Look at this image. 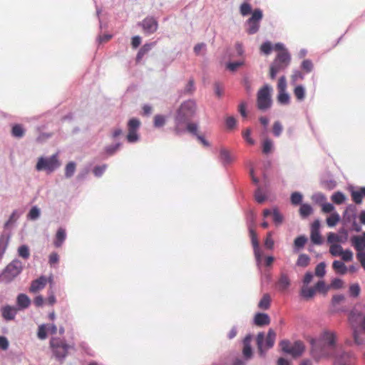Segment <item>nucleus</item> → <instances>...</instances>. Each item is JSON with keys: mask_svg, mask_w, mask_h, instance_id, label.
<instances>
[{"mask_svg": "<svg viewBox=\"0 0 365 365\" xmlns=\"http://www.w3.org/2000/svg\"><path fill=\"white\" fill-rule=\"evenodd\" d=\"M302 68L307 73H309L312 71L313 63L310 60H304L302 63Z\"/></svg>", "mask_w": 365, "mask_h": 365, "instance_id": "52", "label": "nucleus"}, {"mask_svg": "<svg viewBox=\"0 0 365 365\" xmlns=\"http://www.w3.org/2000/svg\"><path fill=\"white\" fill-rule=\"evenodd\" d=\"M351 197H352L353 201L355 203H356V204L361 203L363 196L359 190V191H353L351 192Z\"/></svg>", "mask_w": 365, "mask_h": 365, "instance_id": "60", "label": "nucleus"}, {"mask_svg": "<svg viewBox=\"0 0 365 365\" xmlns=\"http://www.w3.org/2000/svg\"><path fill=\"white\" fill-rule=\"evenodd\" d=\"M272 49V44L269 42H265L262 44L260 50L265 54H269Z\"/></svg>", "mask_w": 365, "mask_h": 365, "instance_id": "61", "label": "nucleus"}, {"mask_svg": "<svg viewBox=\"0 0 365 365\" xmlns=\"http://www.w3.org/2000/svg\"><path fill=\"white\" fill-rule=\"evenodd\" d=\"M299 212L302 217H306L312 214V208L308 204H303L300 207Z\"/></svg>", "mask_w": 365, "mask_h": 365, "instance_id": "35", "label": "nucleus"}, {"mask_svg": "<svg viewBox=\"0 0 365 365\" xmlns=\"http://www.w3.org/2000/svg\"><path fill=\"white\" fill-rule=\"evenodd\" d=\"M307 239L304 236L297 237L294 240V246L298 248H302L304 246Z\"/></svg>", "mask_w": 365, "mask_h": 365, "instance_id": "53", "label": "nucleus"}, {"mask_svg": "<svg viewBox=\"0 0 365 365\" xmlns=\"http://www.w3.org/2000/svg\"><path fill=\"white\" fill-rule=\"evenodd\" d=\"M18 254L20 257L22 258L26 259L30 256V252L28 246L26 245H21L18 249Z\"/></svg>", "mask_w": 365, "mask_h": 365, "instance_id": "37", "label": "nucleus"}, {"mask_svg": "<svg viewBox=\"0 0 365 365\" xmlns=\"http://www.w3.org/2000/svg\"><path fill=\"white\" fill-rule=\"evenodd\" d=\"M16 302L18 306L21 309H26L29 307L31 304V300L29 297L24 294H19L17 297Z\"/></svg>", "mask_w": 365, "mask_h": 365, "instance_id": "22", "label": "nucleus"}, {"mask_svg": "<svg viewBox=\"0 0 365 365\" xmlns=\"http://www.w3.org/2000/svg\"><path fill=\"white\" fill-rule=\"evenodd\" d=\"M52 282L53 278L51 276L48 278L45 276H41L39 278L31 282L29 291L31 292L36 293L38 291L43 289L46 287L47 282L52 283Z\"/></svg>", "mask_w": 365, "mask_h": 365, "instance_id": "11", "label": "nucleus"}, {"mask_svg": "<svg viewBox=\"0 0 365 365\" xmlns=\"http://www.w3.org/2000/svg\"><path fill=\"white\" fill-rule=\"evenodd\" d=\"M352 244L358 252L365 248V232L362 236H355L351 239Z\"/></svg>", "mask_w": 365, "mask_h": 365, "instance_id": "17", "label": "nucleus"}, {"mask_svg": "<svg viewBox=\"0 0 365 365\" xmlns=\"http://www.w3.org/2000/svg\"><path fill=\"white\" fill-rule=\"evenodd\" d=\"M304 79V74L299 71H295L291 76L292 83L295 84L297 81Z\"/></svg>", "mask_w": 365, "mask_h": 365, "instance_id": "47", "label": "nucleus"}, {"mask_svg": "<svg viewBox=\"0 0 365 365\" xmlns=\"http://www.w3.org/2000/svg\"><path fill=\"white\" fill-rule=\"evenodd\" d=\"M17 309L9 305L5 306L1 309L2 317L6 320H12L14 319Z\"/></svg>", "mask_w": 365, "mask_h": 365, "instance_id": "14", "label": "nucleus"}, {"mask_svg": "<svg viewBox=\"0 0 365 365\" xmlns=\"http://www.w3.org/2000/svg\"><path fill=\"white\" fill-rule=\"evenodd\" d=\"M255 197L256 201L259 203H262L265 200V196L259 188L256 190Z\"/></svg>", "mask_w": 365, "mask_h": 365, "instance_id": "62", "label": "nucleus"}, {"mask_svg": "<svg viewBox=\"0 0 365 365\" xmlns=\"http://www.w3.org/2000/svg\"><path fill=\"white\" fill-rule=\"evenodd\" d=\"M270 305V297L269 294H264L259 302L258 307L262 309H269Z\"/></svg>", "mask_w": 365, "mask_h": 365, "instance_id": "32", "label": "nucleus"}, {"mask_svg": "<svg viewBox=\"0 0 365 365\" xmlns=\"http://www.w3.org/2000/svg\"><path fill=\"white\" fill-rule=\"evenodd\" d=\"M143 31L145 34H150L155 33L158 28V24L156 19L152 16H148L140 23Z\"/></svg>", "mask_w": 365, "mask_h": 365, "instance_id": "10", "label": "nucleus"}, {"mask_svg": "<svg viewBox=\"0 0 365 365\" xmlns=\"http://www.w3.org/2000/svg\"><path fill=\"white\" fill-rule=\"evenodd\" d=\"M341 241V237L339 236L337 234L329 232L327 236V242L329 243L333 244H337L338 242H340Z\"/></svg>", "mask_w": 365, "mask_h": 365, "instance_id": "41", "label": "nucleus"}, {"mask_svg": "<svg viewBox=\"0 0 365 365\" xmlns=\"http://www.w3.org/2000/svg\"><path fill=\"white\" fill-rule=\"evenodd\" d=\"M37 335L40 339H45L47 337L46 328L44 324L38 327Z\"/></svg>", "mask_w": 365, "mask_h": 365, "instance_id": "59", "label": "nucleus"}, {"mask_svg": "<svg viewBox=\"0 0 365 365\" xmlns=\"http://www.w3.org/2000/svg\"><path fill=\"white\" fill-rule=\"evenodd\" d=\"M360 287L358 284H353L349 287V294L354 297H357L360 294Z\"/></svg>", "mask_w": 365, "mask_h": 365, "instance_id": "45", "label": "nucleus"}, {"mask_svg": "<svg viewBox=\"0 0 365 365\" xmlns=\"http://www.w3.org/2000/svg\"><path fill=\"white\" fill-rule=\"evenodd\" d=\"M252 11V8L250 4L243 3L240 6V13L242 16L248 15Z\"/></svg>", "mask_w": 365, "mask_h": 365, "instance_id": "49", "label": "nucleus"}, {"mask_svg": "<svg viewBox=\"0 0 365 365\" xmlns=\"http://www.w3.org/2000/svg\"><path fill=\"white\" fill-rule=\"evenodd\" d=\"M274 61L282 63L287 66L290 62V56L286 51H282L277 54Z\"/></svg>", "mask_w": 365, "mask_h": 365, "instance_id": "24", "label": "nucleus"}, {"mask_svg": "<svg viewBox=\"0 0 365 365\" xmlns=\"http://www.w3.org/2000/svg\"><path fill=\"white\" fill-rule=\"evenodd\" d=\"M273 221L276 225H280L283 221V216L279 213L277 209H274L272 211Z\"/></svg>", "mask_w": 365, "mask_h": 365, "instance_id": "43", "label": "nucleus"}, {"mask_svg": "<svg viewBox=\"0 0 365 365\" xmlns=\"http://www.w3.org/2000/svg\"><path fill=\"white\" fill-rule=\"evenodd\" d=\"M282 130L283 128L282 124L279 121L274 122L272 128L273 134L275 136H279L282 132Z\"/></svg>", "mask_w": 365, "mask_h": 365, "instance_id": "50", "label": "nucleus"}, {"mask_svg": "<svg viewBox=\"0 0 365 365\" xmlns=\"http://www.w3.org/2000/svg\"><path fill=\"white\" fill-rule=\"evenodd\" d=\"M341 259L345 262H350L353 259V253L349 250H346L342 251V254L340 255Z\"/></svg>", "mask_w": 365, "mask_h": 365, "instance_id": "51", "label": "nucleus"}, {"mask_svg": "<svg viewBox=\"0 0 365 365\" xmlns=\"http://www.w3.org/2000/svg\"><path fill=\"white\" fill-rule=\"evenodd\" d=\"M186 124H187V126H186L187 130L189 133L197 136V135H198L197 134V128H198L197 124L195 123H190V121L187 122Z\"/></svg>", "mask_w": 365, "mask_h": 365, "instance_id": "44", "label": "nucleus"}, {"mask_svg": "<svg viewBox=\"0 0 365 365\" xmlns=\"http://www.w3.org/2000/svg\"><path fill=\"white\" fill-rule=\"evenodd\" d=\"M220 159L224 165L231 163L234 160L233 156L230 151L225 148H222L220 151Z\"/></svg>", "mask_w": 365, "mask_h": 365, "instance_id": "20", "label": "nucleus"}, {"mask_svg": "<svg viewBox=\"0 0 365 365\" xmlns=\"http://www.w3.org/2000/svg\"><path fill=\"white\" fill-rule=\"evenodd\" d=\"M22 270V262L19 259H14L3 269L0 274V280L4 283H10L21 274Z\"/></svg>", "mask_w": 365, "mask_h": 365, "instance_id": "3", "label": "nucleus"}, {"mask_svg": "<svg viewBox=\"0 0 365 365\" xmlns=\"http://www.w3.org/2000/svg\"><path fill=\"white\" fill-rule=\"evenodd\" d=\"M196 110L197 105L193 100H187L181 103L175 116L174 132L176 135H180L185 131L184 124L194 117Z\"/></svg>", "mask_w": 365, "mask_h": 365, "instance_id": "2", "label": "nucleus"}, {"mask_svg": "<svg viewBox=\"0 0 365 365\" xmlns=\"http://www.w3.org/2000/svg\"><path fill=\"white\" fill-rule=\"evenodd\" d=\"M336 333L330 331H324L319 340H312L313 357L317 359L325 356L337 359L341 349L336 345Z\"/></svg>", "mask_w": 365, "mask_h": 365, "instance_id": "1", "label": "nucleus"}, {"mask_svg": "<svg viewBox=\"0 0 365 365\" xmlns=\"http://www.w3.org/2000/svg\"><path fill=\"white\" fill-rule=\"evenodd\" d=\"M311 240L315 245H321L322 244V236L319 233V231H311Z\"/></svg>", "mask_w": 365, "mask_h": 365, "instance_id": "39", "label": "nucleus"}, {"mask_svg": "<svg viewBox=\"0 0 365 365\" xmlns=\"http://www.w3.org/2000/svg\"><path fill=\"white\" fill-rule=\"evenodd\" d=\"M276 338V334L272 329H269L267 339L265 346H264V334L263 332H259L257 336V345L259 352L261 356L264 355V349H268L273 346Z\"/></svg>", "mask_w": 365, "mask_h": 365, "instance_id": "7", "label": "nucleus"}, {"mask_svg": "<svg viewBox=\"0 0 365 365\" xmlns=\"http://www.w3.org/2000/svg\"><path fill=\"white\" fill-rule=\"evenodd\" d=\"M272 141L270 139H265L262 144V152L264 154L270 153L272 151Z\"/></svg>", "mask_w": 365, "mask_h": 365, "instance_id": "40", "label": "nucleus"}, {"mask_svg": "<svg viewBox=\"0 0 365 365\" xmlns=\"http://www.w3.org/2000/svg\"><path fill=\"white\" fill-rule=\"evenodd\" d=\"M60 166L61 163L58 154H54L49 158H39L36 165V169L38 171L45 170L48 173H51Z\"/></svg>", "mask_w": 365, "mask_h": 365, "instance_id": "4", "label": "nucleus"}, {"mask_svg": "<svg viewBox=\"0 0 365 365\" xmlns=\"http://www.w3.org/2000/svg\"><path fill=\"white\" fill-rule=\"evenodd\" d=\"M165 118L162 115H156L154 117V125L155 127L160 128L165 125Z\"/></svg>", "mask_w": 365, "mask_h": 365, "instance_id": "46", "label": "nucleus"}, {"mask_svg": "<svg viewBox=\"0 0 365 365\" xmlns=\"http://www.w3.org/2000/svg\"><path fill=\"white\" fill-rule=\"evenodd\" d=\"M315 292L314 287H303L301 290V294L305 299H310L314 295Z\"/></svg>", "mask_w": 365, "mask_h": 365, "instance_id": "30", "label": "nucleus"}, {"mask_svg": "<svg viewBox=\"0 0 365 365\" xmlns=\"http://www.w3.org/2000/svg\"><path fill=\"white\" fill-rule=\"evenodd\" d=\"M248 27L247 31L249 34H254L257 32L259 28V23L253 21L250 19L247 20Z\"/></svg>", "mask_w": 365, "mask_h": 365, "instance_id": "27", "label": "nucleus"}, {"mask_svg": "<svg viewBox=\"0 0 365 365\" xmlns=\"http://www.w3.org/2000/svg\"><path fill=\"white\" fill-rule=\"evenodd\" d=\"M254 321L255 324L259 327L268 325L270 323L269 317L265 313H257L255 316Z\"/></svg>", "mask_w": 365, "mask_h": 365, "instance_id": "15", "label": "nucleus"}, {"mask_svg": "<svg viewBox=\"0 0 365 365\" xmlns=\"http://www.w3.org/2000/svg\"><path fill=\"white\" fill-rule=\"evenodd\" d=\"M155 43H150L144 44L140 48L138 53H137L136 62L139 63L141 61V59L143 58V56L152 49V48L155 46Z\"/></svg>", "mask_w": 365, "mask_h": 365, "instance_id": "18", "label": "nucleus"}, {"mask_svg": "<svg viewBox=\"0 0 365 365\" xmlns=\"http://www.w3.org/2000/svg\"><path fill=\"white\" fill-rule=\"evenodd\" d=\"M280 346L284 352L292 355L293 357L301 356L304 351V344L299 341L291 344L287 340H283L280 342Z\"/></svg>", "mask_w": 365, "mask_h": 365, "instance_id": "8", "label": "nucleus"}, {"mask_svg": "<svg viewBox=\"0 0 365 365\" xmlns=\"http://www.w3.org/2000/svg\"><path fill=\"white\" fill-rule=\"evenodd\" d=\"M251 130L250 128H247L242 133V136L247 143L250 145H254L255 140L250 137Z\"/></svg>", "mask_w": 365, "mask_h": 365, "instance_id": "58", "label": "nucleus"}, {"mask_svg": "<svg viewBox=\"0 0 365 365\" xmlns=\"http://www.w3.org/2000/svg\"><path fill=\"white\" fill-rule=\"evenodd\" d=\"M277 287L279 290L286 291L290 285V279L286 273L282 272L277 282Z\"/></svg>", "mask_w": 365, "mask_h": 365, "instance_id": "13", "label": "nucleus"}, {"mask_svg": "<svg viewBox=\"0 0 365 365\" xmlns=\"http://www.w3.org/2000/svg\"><path fill=\"white\" fill-rule=\"evenodd\" d=\"M278 101L282 104H287L289 102V96L285 91H279Z\"/></svg>", "mask_w": 365, "mask_h": 365, "instance_id": "42", "label": "nucleus"}, {"mask_svg": "<svg viewBox=\"0 0 365 365\" xmlns=\"http://www.w3.org/2000/svg\"><path fill=\"white\" fill-rule=\"evenodd\" d=\"M264 246L269 250L273 249L274 247V240L272 237V232H268L267 235V237L264 241Z\"/></svg>", "mask_w": 365, "mask_h": 365, "instance_id": "56", "label": "nucleus"}, {"mask_svg": "<svg viewBox=\"0 0 365 365\" xmlns=\"http://www.w3.org/2000/svg\"><path fill=\"white\" fill-rule=\"evenodd\" d=\"M343 248L340 245L333 244L329 247V252L334 257L340 256L342 254Z\"/></svg>", "mask_w": 365, "mask_h": 365, "instance_id": "31", "label": "nucleus"}, {"mask_svg": "<svg viewBox=\"0 0 365 365\" xmlns=\"http://www.w3.org/2000/svg\"><path fill=\"white\" fill-rule=\"evenodd\" d=\"M287 66L284 65L282 63H277L276 61H273L270 66V73L269 76L272 79H274L276 75L281 71L284 70Z\"/></svg>", "mask_w": 365, "mask_h": 365, "instance_id": "19", "label": "nucleus"}, {"mask_svg": "<svg viewBox=\"0 0 365 365\" xmlns=\"http://www.w3.org/2000/svg\"><path fill=\"white\" fill-rule=\"evenodd\" d=\"M358 317H359V315L356 316L354 314H351L349 317V321L353 329V338L354 343L357 345H361L364 343L365 339L362 337L361 334L358 331L357 327L354 324V321L356 320V318Z\"/></svg>", "mask_w": 365, "mask_h": 365, "instance_id": "12", "label": "nucleus"}, {"mask_svg": "<svg viewBox=\"0 0 365 365\" xmlns=\"http://www.w3.org/2000/svg\"><path fill=\"white\" fill-rule=\"evenodd\" d=\"M251 336H247L243 341L244 347H243V354L246 358H250L252 356V348L250 345L251 342Z\"/></svg>", "mask_w": 365, "mask_h": 365, "instance_id": "23", "label": "nucleus"}, {"mask_svg": "<svg viewBox=\"0 0 365 365\" xmlns=\"http://www.w3.org/2000/svg\"><path fill=\"white\" fill-rule=\"evenodd\" d=\"M277 88L279 91H285L287 88V81L284 76H281L279 78L277 83Z\"/></svg>", "mask_w": 365, "mask_h": 365, "instance_id": "55", "label": "nucleus"}, {"mask_svg": "<svg viewBox=\"0 0 365 365\" xmlns=\"http://www.w3.org/2000/svg\"><path fill=\"white\" fill-rule=\"evenodd\" d=\"M345 199V195L341 192H336L331 196L332 201L337 205L343 203Z\"/></svg>", "mask_w": 365, "mask_h": 365, "instance_id": "36", "label": "nucleus"}, {"mask_svg": "<svg viewBox=\"0 0 365 365\" xmlns=\"http://www.w3.org/2000/svg\"><path fill=\"white\" fill-rule=\"evenodd\" d=\"M340 220V216L337 212H333L327 218V224L329 227H334Z\"/></svg>", "mask_w": 365, "mask_h": 365, "instance_id": "28", "label": "nucleus"}, {"mask_svg": "<svg viewBox=\"0 0 365 365\" xmlns=\"http://www.w3.org/2000/svg\"><path fill=\"white\" fill-rule=\"evenodd\" d=\"M58 260H59V256L56 252H52L49 255L48 262H49L50 265L52 266V265H54L55 264H57L58 262Z\"/></svg>", "mask_w": 365, "mask_h": 365, "instance_id": "63", "label": "nucleus"}, {"mask_svg": "<svg viewBox=\"0 0 365 365\" xmlns=\"http://www.w3.org/2000/svg\"><path fill=\"white\" fill-rule=\"evenodd\" d=\"M262 18V12L260 9H255L252 16L249 19L251 21L259 22Z\"/></svg>", "mask_w": 365, "mask_h": 365, "instance_id": "54", "label": "nucleus"}, {"mask_svg": "<svg viewBox=\"0 0 365 365\" xmlns=\"http://www.w3.org/2000/svg\"><path fill=\"white\" fill-rule=\"evenodd\" d=\"M140 126V121L135 118H133L128 122V130L127 140L129 143H135L138 140V130Z\"/></svg>", "mask_w": 365, "mask_h": 365, "instance_id": "9", "label": "nucleus"}, {"mask_svg": "<svg viewBox=\"0 0 365 365\" xmlns=\"http://www.w3.org/2000/svg\"><path fill=\"white\" fill-rule=\"evenodd\" d=\"M195 91V81L193 78H190L184 88V94H192Z\"/></svg>", "mask_w": 365, "mask_h": 365, "instance_id": "33", "label": "nucleus"}, {"mask_svg": "<svg viewBox=\"0 0 365 365\" xmlns=\"http://www.w3.org/2000/svg\"><path fill=\"white\" fill-rule=\"evenodd\" d=\"M39 209L37 208L36 207H33L28 215V217L31 220H36L39 217Z\"/></svg>", "mask_w": 365, "mask_h": 365, "instance_id": "57", "label": "nucleus"}, {"mask_svg": "<svg viewBox=\"0 0 365 365\" xmlns=\"http://www.w3.org/2000/svg\"><path fill=\"white\" fill-rule=\"evenodd\" d=\"M310 258L307 255L301 254L299 255L296 264L298 267H306L309 264Z\"/></svg>", "mask_w": 365, "mask_h": 365, "instance_id": "26", "label": "nucleus"}, {"mask_svg": "<svg viewBox=\"0 0 365 365\" xmlns=\"http://www.w3.org/2000/svg\"><path fill=\"white\" fill-rule=\"evenodd\" d=\"M356 257L361 266L365 269V252H359Z\"/></svg>", "mask_w": 365, "mask_h": 365, "instance_id": "64", "label": "nucleus"}, {"mask_svg": "<svg viewBox=\"0 0 365 365\" xmlns=\"http://www.w3.org/2000/svg\"><path fill=\"white\" fill-rule=\"evenodd\" d=\"M50 346L53 356L59 361H62L68 355V349L72 348L59 339L53 338L50 341Z\"/></svg>", "mask_w": 365, "mask_h": 365, "instance_id": "5", "label": "nucleus"}, {"mask_svg": "<svg viewBox=\"0 0 365 365\" xmlns=\"http://www.w3.org/2000/svg\"><path fill=\"white\" fill-rule=\"evenodd\" d=\"M66 237V233L65 229L60 227L56 234L53 245L56 247H60L63 245Z\"/></svg>", "mask_w": 365, "mask_h": 365, "instance_id": "16", "label": "nucleus"}, {"mask_svg": "<svg viewBox=\"0 0 365 365\" xmlns=\"http://www.w3.org/2000/svg\"><path fill=\"white\" fill-rule=\"evenodd\" d=\"M76 163L74 162H69L65 168V175L66 178H71L75 173Z\"/></svg>", "mask_w": 365, "mask_h": 365, "instance_id": "34", "label": "nucleus"}, {"mask_svg": "<svg viewBox=\"0 0 365 365\" xmlns=\"http://www.w3.org/2000/svg\"><path fill=\"white\" fill-rule=\"evenodd\" d=\"M271 91L272 88L269 85H264L259 90L257 93V104L259 110H265L271 107Z\"/></svg>", "mask_w": 365, "mask_h": 365, "instance_id": "6", "label": "nucleus"}, {"mask_svg": "<svg viewBox=\"0 0 365 365\" xmlns=\"http://www.w3.org/2000/svg\"><path fill=\"white\" fill-rule=\"evenodd\" d=\"M294 94L298 101H303L305 98L304 88L301 85L296 86L294 89Z\"/></svg>", "mask_w": 365, "mask_h": 365, "instance_id": "29", "label": "nucleus"}, {"mask_svg": "<svg viewBox=\"0 0 365 365\" xmlns=\"http://www.w3.org/2000/svg\"><path fill=\"white\" fill-rule=\"evenodd\" d=\"M302 200V195L297 192H293L291 195V202L293 205H299Z\"/></svg>", "mask_w": 365, "mask_h": 365, "instance_id": "48", "label": "nucleus"}, {"mask_svg": "<svg viewBox=\"0 0 365 365\" xmlns=\"http://www.w3.org/2000/svg\"><path fill=\"white\" fill-rule=\"evenodd\" d=\"M11 134L14 137L20 138L25 134V130L20 124H16L12 127Z\"/></svg>", "mask_w": 365, "mask_h": 365, "instance_id": "25", "label": "nucleus"}, {"mask_svg": "<svg viewBox=\"0 0 365 365\" xmlns=\"http://www.w3.org/2000/svg\"><path fill=\"white\" fill-rule=\"evenodd\" d=\"M332 268L336 273L339 274H345L348 271V268L344 263L339 260H335L333 262Z\"/></svg>", "mask_w": 365, "mask_h": 365, "instance_id": "21", "label": "nucleus"}, {"mask_svg": "<svg viewBox=\"0 0 365 365\" xmlns=\"http://www.w3.org/2000/svg\"><path fill=\"white\" fill-rule=\"evenodd\" d=\"M326 264L325 262H322L318 264L315 268V274L317 277H322L325 275L326 273Z\"/></svg>", "mask_w": 365, "mask_h": 365, "instance_id": "38", "label": "nucleus"}]
</instances>
